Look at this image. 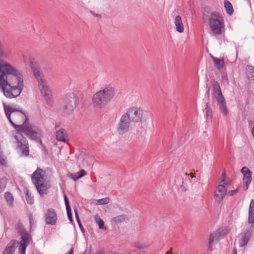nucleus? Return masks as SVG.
<instances>
[{"instance_id":"obj_12","label":"nucleus","mask_w":254,"mask_h":254,"mask_svg":"<svg viewBox=\"0 0 254 254\" xmlns=\"http://www.w3.org/2000/svg\"><path fill=\"white\" fill-rule=\"evenodd\" d=\"M221 182L223 183V185L220 184L217 187V190L215 191L214 195L215 200L219 202L223 199L226 195L227 190L224 185H228L224 178L222 179Z\"/></svg>"},{"instance_id":"obj_19","label":"nucleus","mask_w":254,"mask_h":254,"mask_svg":"<svg viewBox=\"0 0 254 254\" xmlns=\"http://www.w3.org/2000/svg\"><path fill=\"white\" fill-rule=\"evenodd\" d=\"M174 23L176 26V30L179 33H182L184 31V27L181 17L177 15L175 18Z\"/></svg>"},{"instance_id":"obj_29","label":"nucleus","mask_w":254,"mask_h":254,"mask_svg":"<svg viewBox=\"0 0 254 254\" xmlns=\"http://www.w3.org/2000/svg\"><path fill=\"white\" fill-rule=\"evenodd\" d=\"M4 198L6 201H7V203L9 205H11L13 201V197L12 194L9 192H5L4 193Z\"/></svg>"},{"instance_id":"obj_13","label":"nucleus","mask_w":254,"mask_h":254,"mask_svg":"<svg viewBox=\"0 0 254 254\" xmlns=\"http://www.w3.org/2000/svg\"><path fill=\"white\" fill-rule=\"evenodd\" d=\"M241 172L243 175V182L245 184L244 190H247L252 182V172L245 166L242 168Z\"/></svg>"},{"instance_id":"obj_42","label":"nucleus","mask_w":254,"mask_h":254,"mask_svg":"<svg viewBox=\"0 0 254 254\" xmlns=\"http://www.w3.org/2000/svg\"><path fill=\"white\" fill-rule=\"evenodd\" d=\"M67 254H73V248H71L68 251Z\"/></svg>"},{"instance_id":"obj_11","label":"nucleus","mask_w":254,"mask_h":254,"mask_svg":"<svg viewBox=\"0 0 254 254\" xmlns=\"http://www.w3.org/2000/svg\"><path fill=\"white\" fill-rule=\"evenodd\" d=\"M38 84L41 93L43 95L45 101L47 104L51 105L53 103V100L47 82L45 79L42 81V82H38Z\"/></svg>"},{"instance_id":"obj_3","label":"nucleus","mask_w":254,"mask_h":254,"mask_svg":"<svg viewBox=\"0 0 254 254\" xmlns=\"http://www.w3.org/2000/svg\"><path fill=\"white\" fill-rule=\"evenodd\" d=\"M207 21L210 29V35L218 39L225 31L223 17L219 13L212 12L208 16Z\"/></svg>"},{"instance_id":"obj_41","label":"nucleus","mask_w":254,"mask_h":254,"mask_svg":"<svg viewBox=\"0 0 254 254\" xmlns=\"http://www.w3.org/2000/svg\"><path fill=\"white\" fill-rule=\"evenodd\" d=\"M74 212H75V214L76 220H77L78 223H79L80 222V220H79V218L78 216L77 211V210L76 209H75L74 210Z\"/></svg>"},{"instance_id":"obj_20","label":"nucleus","mask_w":254,"mask_h":254,"mask_svg":"<svg viewBox=\"0 0 254 254\" xmlns=\"http://www.w3.org/2000/svg\"><path fill=\"white\" fill-rule=\"evenodd\" d=\"M210 57L217 68L220 70L223 69L224 66V61L223 59H218L210 54Z\"/></svg>"},{"instance_id":"obj_21","label":"nucleus","mask_w":254,"mask_h":254,"mask_svg":"<svg viewBox=\"0 0 254 254\" xmlns=\"http://www.w3.org/2000/svg\"><path fill=\"white\" fill-rule=\"evenodd\" d=\"M31 68L33 70L34 75L35 78H36L38 82H42V81L45 80L42 73L40 71V70L38 68H36L33 66H32Z\"/></svg>"},{"instance_id":"obj_48","label":"nucleus","mask_w":254,"mask_h":254,"mask_svg":"<svg viewBox=\"0 0 254 254\" xmlns=\"http://www.w3.org/2000/svg\"><path fill=\"white\" fill-rule=\"evenodd\" d=\"M80 156H81V158H82V157H83V154H80Z\"/></svg>"},{"instance_id":"obj_40","label":"nucleus","mask_w":254,"mask_h":254,"mask_svg":"<svg viewBox=\"0 0 254 254\" xmlns=\"http://www.w3.org/2000/svg\"><path fill=\"white\" fill-rule=\"evenodd\" d=\"M237 191H238V189L231 190L228 192V194L230 196H232V195H234L235 193H236Z\"/></svg>"},{"instance_id":"obj_33","label":"nucleus","mask_w":254,"mask_h":254,"mask_svg":"<svg viewBox=\"0 0 254 254\" xmlns=\"http://www.w3.org/2000/svg\"><path fill=\"white\" fill-rule=\"evenodd\" d=\"M135 247L139 249H143L147 248L149 244L148 243H141L139 242H136L134 243Z\"/></svg>"},{"instance_id":"obj_36","label":"nucleus","mask_w":254,"mask_h":254,"mask_svg":"<svg viewBox=\"0 0 254 254\" xmlns=\"http://www.w3.org/2000/svg\"><path fill=\"white\" fill-rule=\"evenodd\" d=\"M67 215L70 222H72V213L71 208H66Z\"/></svg>"},{"instance_id":"obj_2","label":"nucleus","mask_w":254,"mask_h":254,"mask_svg":"<svg viewBox=\"0 0 254 254\" xmlns=\"http://www.w3.org/2000/svg\"><path fill=\"white\" fill-rule=\"evenodd\" d=\"M23 78L21 73L7 62L0 60V90L5 97L14 98L23 90Z\"/></svg>"},{"instance_id":"obj_43","label":"nucleus","mask_w":254,"mask_h":254,"mask_svg":"<svg viewBox=\"0 0 254 254\" xmlns=\"http://www.w3.org/2000/svg\"><path fill=\"white\" fill-rule=\"evenodd\" d=\"M95 254H104V252L103 251H98Z\"/></svg>"},{"instance_id":"obj_27","label":"nucleus","mask_w":254,"mask_h":254,"mask_svg":"<svg viewBox=\"0 0 254 254\" xmlns=\"http://www.w3.org/2000/svg\"><path fill=\"white\" fill-rule=\"evenodd\" d=\"M25 193L26 195V200L27 202L30 205H32L34 202V199L33 196L31 194V193L29 192L28 189H26L25 190Z\"/></svg>"},{"instance_id":"obj_15","label":"nucleus","mask_w":254,"mask_h":254,"mask_svg":"<svg viewBox=\"0 0 254 254\" xmlns=\"http://www.w3.org/2000/svg\"><path fill=\"white\" fill-rule=\"evenodd\" d=\"M30 239V236L26 233L21 236V240L20 243L19 254H25V251Z\"/></svg>"},{"instance_id":"obj_45","label":"nucleus","mask_w":254,"mask_h":254,"mask_svg":"<svg viewBox=\"0 0 254 254\" xmlns=\"http://www.w3.org/2000/svg\"><path fill=\"white\" fill-rule=\"evenodd\" d=\"M190 177H191V178H195V177L194 176V175L193 174H190Z\"/></svg>"},{"instance_id":"obj_31","label":"nucleus","mask_w":254,"mask_h":254,"mask_svg":"<svg viewBox=\"0 0 254 254\" xmlns=\"http://www.w3.org/2000/svg\"><path fill=\"white\" fill-rule=\"evenodd\" d=\"M6 181L5 178L0 179V193L2 192L6 186Z\"/></svg>"},{"instance_id":"obj_22","label":"nucleus","mask_w":254,"mask_h":254,"mask_svg":"<svg viewBox=\"0 0 254 254\" xmlns=\"http://www.w3.org/2000/svg\"><path fill=\"white\" fill-rule=\"evenodd\" d=\"M66 132L65 129H61L57 131L56 137L58 141L65 142L66 141Z\"/></svg>"},{"instance_id":"obj_35","label":"nucleus","mask_w":254,"mask_h":254,"mask_svg":"<svg viewBox=\"0 0 254 254\" xmlns=\"http://www.w3.org/2000/svg\"><path fill=\"white\" fill-rule=\"evenodd\" d=\"M6 161L3 156L2 153L1 152L0 154V164L2 166H6Z\"/></svg>"},{"instance_id":"obj_23","label":"nucleus","mask_w":254,"mask_h":254,"mask_svg":"<svg viewBox=\"0 0 254 254\" xmlns=\"http://www.w3.org/2000/svg\"><path fill=\"white\" fill-rule=\"evenodd\" d=\"M110 199L108 197H106L103 198L99 199H94L92 203L96 205H103V204H107L110 203Z\"/></svg>"},{"instance_id":"obj_39","label":"nucleus","mask_w":254,"mask_h":254,"mask_svg":"<svg viewBox=\"0 0 254 254\" xmlns=\"http://www.w3.org/2000/svg\"><path fill=\"white\" fill-rule=\"evenodd\" d=\"M222 79L224 82H226L227 84L228 83L229 81L227 75L223 74L222 76Z\"/></svg>"},{"instance_id":"obj_24","label":"nucleus","mask_w":254,"mask_h":254,"mask_svg":"<svg viewBox=\"0 0 254 254\" xmlns=\"http://www.w3.org/2000/svg\"><path fill=\"white\" fill-rule=\"evenodd\" d=\"M206 119L207 121H211L212 117V112L211 108L209 107V104H206V107L204 110Z\"/></svg>"},{"instance_id":"obj_5","label":"nucleus","mask_w":254,"mask_h":254,"mask_svg":"<svg viewBox=\"0 0 254 254\" xmlns=\"http://www.w3.org/2000/svg\"><path fill=\"white\" fill-rule=\"evenodd\" d=\"M213 92L220 112L225 116L228 115L229 112L225 100L222 95L219 83L215 80L212 81Z\"/></svg>"},{"instance_id":"obj_46","label":"nucleus","mask_w":254,"mask_h":254,"mask_svg":"<svg viewBox=\"0 0 254 254\" xmlns=\"http://www.w3.org/2000/svg\"><path fill=\"white\" fill-rule=\"evenodd\" d=\"M185 175L188 178V179L190 180V178L189 177V174L187 173L185 174Z\"/></svg>"},{"instance_id":"obj_25","label":"nucleus","mask_w":254,"mask_h":254,"mask_svg":"<svg viewBox=\"0 0 254 254\" xmlns=\"http://www.w3.org/2000/svg\"><path fill=\"white\" fill-rule=\"evenodd\" d=\"M224 7L228 14L231 15L233 13L234 10L233 6L228 0H225L224 1Z\"/></svg>"},{"instance_id":"obj_16","label":"nucleus","mask_w":254,"mask_h":254,"mask_svg":"<svg viewBox=\"0 0 254 254\" xmlns=\"http://www.w3.org/2000/svg\"><path fill=\"white\" fill-rule=\"evenodd\" d=\"M252 230L249 229L245 232L242 234V237L239 240V244L240 247L245 246L247 244L252 236Z\"/></svg>"},{"instance_id":"obj_49","label":"nucleus","mask_w":254,"mask_h":254,"mask_svg":"<svg viewBox=\"0 0 254 254\" xmlns=\"http://www.w3.org/2000/svg\"><path fill=\"white\" fill-rule=\"evenodd\" d=\"M225 175V173H223V174H222L223 177H224Z\"/></svg>"},{"instance_id":"obj_4","label":"nucleus","mask_w":254,"mask_h":254,"mask_svg":"<svg viewBox=\"0 0 254 254\" xmlns=\"http://www.w3.org/2000/svg\"><path fill=\"white\" fill-rule=\"evenodd\" d=\"M115 89L110 86H107L95 94L92 98V103L94 107L103 108L115 96Z\"/></svg>"},{"instance_id":"obj_18","label":"nucleus","mask_w":254,"mask_h":254,"mask_svg":"<svg viewBox=\"0 0 254 254\" xmlns=\"http://www.w3.org/2000/svg\"><path fill=\"white\" fill-rule=\"evenodd\" d=\"M248 223L254 228V200L252 199L249 208Z\"/></svg>"},{"instance_id":"obj_38","label":"nucleus","mask_w":254,"mask_h":254,"mask_svg":"<svg viewBox=\"0 0 254 254\" xmlns=\"http://www.w3.org/2000/svg\"><path fill=\"white\" fill-rule=\"evenodd\" d=\"M64 200L66 208H70L68 198H67V196L65 195H64Z\"/></svg>"},{"instance_id":"obj_8","label":"nucleus","mask_w":254,"mask_h":254,"mask_svg":"<svg viewBox=\"0 0 254 254\" xmlns=\"http://www.w3.org/2000/svg\"><path fill=\"white\" fill-rule=\"evenodd\" d=\"M78 104V98L73 92L65 94L63 109L66 114L71 113Z\"/></svg>"},{"instance_id":"obj_17","label":"nucleus","mask_w":254,"mask_h":254,"mask_svg":"<svg viewBox=\"0 0 254 254\" xmlns=\"http://www.w3.org/2000/svg\"><path fill=\"white\" fill-rule=\"evenodd\" d=\"M19 242L15 240H11L5 247L3 254H13L17 248Z\"/></svg>"},{"instance_id":"obj_26","label":"nucleus","mask_w":254,"mask_h":254,"mask_svg":"<svg viewBox=\"0 0 254 254\" xmlns=\"http://www.w3.org/2000/svg\"><path fill=\"white\" fill-rule=\"evenodd\" d=\"M246 70L249 79L254 81V68L252 66L248 65L246 67Z\"/></svg>"},{"instance_id":"obj_34","label":"nucleus","mask_w":254,"mask_h":254,"mask_svg":"<svg viewBox=\"0 0 254 254\" xmlns=\"http://www.w3.org/2000/svg\"><path fill=\"white\" fill-rule=\"evenodd\" d=\"M78 173H69L68 174V176L70 179H71L73 181H77L79 179H77Z\"/></svg>"},{"instance_id":"obj_1","label":"nucleus","mask_w":254,"mask_h":254,"mask_svg":"<svg viewBox=\"0 0 254 254\" xmlns=\"http://www.w3.org/2000/svg\"><path fill=\"white\" fill-rule=\"evenodd\" d=\"M4 109L9 122L17 130L13 134V142L16 144L17 149L22 155L27 156L29 153L28 142L21 132L27 135L31 139L41 142V131L37 127L29 124L27 122L28 119L23 112L4 104Z\"/></svg>"},{"instance_id":"obj_9","label":"nucleus","mask_w":254,"mask_h":254,"mask_svg":"<svg viewBox=\"0 0 254 254\" xmlns=\"http://www.w3.org/2000/svg\"><path fill=\"white\" fill-rule=\"evenodd\" d=\"M132 121L126 113L123 115L118 125L117 130L120 134H124L127 132L130 127Z\"/></svg>"},{"instance_id":"obj_14","label":"nucleus","mask_w":254,"mask_h":254,"mask_svg":"<svg viewBox=\"0 0 254 254\" xmlns=\"http://www.w3.org/2000/svg\"><path fill=\"white\" fill-rule=\"evenodd\" d=\"M45 218L47 224L55 225L58 219L57 214L55 210L53 208L47 209L45 215Z\"/></svg>"},{"instance_id":"obj_50","label":"nucleus","mask_w":254,"mask_h":254,"mask_svg":"<svg viewBox=\"0 0 254 254\" xmlns=\"http://www.w3.org/2000/svg\"><path fill=\"white\" fill-rule=\"evenodd\" d=\"M31 64H33V63H31ZM34 66L33 65H31V66Z\"/></svg>"},{"instance_id":"obj_44","label":"nucleus","mask_w":254,"mask_h":254,"mask_svg":"<svg viewBox=\"0 0 254 254\" xmlns=\"http://www.w3.org/2000/svg\"><path fill=\"white\" fill-rule=\"evenodd\" d=\"M78 225H79V227L80 228L81 230L82 231H83V227H82V225H81V222H80L79 223H78Z\"/></svg>"},{"instance_id":"obj_6","label":"nucleus","mask_w":254,"mask_h":254,"mask_svg":"<svg viewBox=\"0 0 254 254\" xmlns=\"http://www.w3.org/2000/svg\"><path fill=\"white\" fill-rule=\"evenodd\" d=\"M127 113L132 122L143 123L149 118L148 113L141 108L133 107L129 108Z\"/></svg>"},{"instance_id":"obj_32","label":"nucleus","mask_w":254,"mask_h":254,"mask_svg":"<svg viewBox=\"0 0 254 254\" xmlns=\"http://www.w3.org/2000/svg\"><path fill=\"white\" fill-rule=\"evenodd\" d=\"M16 228L19 233H20L22 234V236H23V235H24L26 233H28L27 232H26L25 231V229H24V228L21 223H18L17 224V225L16 226Z\"/></svg>"},{"instance_id":"obj_47","label":"nucleus","mask_w":254,"mask_h":254,"mask_svg":"<svg viewBox=\"0 0 254 254\" xmlns=\"http://www.w3.org/2000/svg\"><path fill=\"white\" fill-rule=\"evenodd\" d=\"M167 254H172L171 252H167Z\"/></svg>"},{"instance_id":"obj_7","label":"nucleus","mask_w":254,"mask_h":254,"mask_svg":"<svg viewBox=\"0 0 254 254\" xmlns=\"http://www.w3.org/2000/svg\"><path fill=\"white\" fill-rule=\"evenodd\" d=\"M43 171L37 168L32 175V181L41 196L47 193V187L44 185V177L41 174Z\"/></svg>"},{"instance_id":"obj_30","label":"nucleus","mask_w":254,"mask_h":254,"mask_svg":"<svg viewBox=\"0 0 254 254\" xmlns=\"http://www.w3.org/2000/svg\"><path fill=\"white\" fill-rule=\"evenodd\" d=\"M125 219H126L125 216L124 215H119L116 217H114L113 219V221L116 223H121V222H123L124 221H125Z\"/></svg>"},{"instance_id":"obj_37","label":"nucleus","mask_w":254,"mask_h":254,"mask_svg":"<svg viewBox=\"0 0 254 254\" xmlns=\"http://www.w3.org/2000/svg\"><path fill=\"white\" fill-rule=\"evenodd\" d=\"M78 173V177L77 178V179H80L87 174L86 171L83 169L81 170Z\"/></svg>"},{"instance_id":"obj_10","label":"nucleus","mask_w":254,"mask_h":254,"mask_svg":"<svg viewBox=\"0 0 254 254\" xmlns=\"http://www.w3.org/2000/svg\"><path fill=\"white\" fill-rule=\"evenodd\" d=\"M228 232L226 227H222L210 234L209 239V248L217 243L220 240L226 236Z\"/></svg>"},{"instance_id":"obj_28","label":"nucleus","mask_w":254,"mask_h":254,"mask_svg":"<svg viewBox=\"0 0 254 254\" xmlns=\"http://www.w3.org/2000/svg\"><path fill=\"white\" fill-rule=\"evenodd\" d=\"M94 218L95 222L97 224H98L99 229L101 230H105L106 228L104 226V221L101 218H100L98 215H95Z\"/></svg>"}]
</instances>
